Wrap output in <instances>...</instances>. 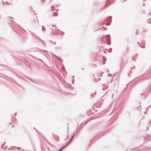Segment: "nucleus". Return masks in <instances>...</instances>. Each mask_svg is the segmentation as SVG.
Returning <instances> with one entry per match:
<instances>
[{
  "label": "nucleus",
  "mask_w": 151,
  "mask_h": 151,
  "mask_svg": "<svg viewBox=\"0 0 151 151\" xmlns=\"http://www.w3.org/2000/svg\"><path fill=\"white\" fill-rule=\"evenodd\" d=\"M112 17H110L106 19L104 22H103L102 24H106V26L110 25L111 22Z\"/></svg>",
  "instance_id": "f257e3e1"
},
{
  "label": "nucleus",
  "mask_w": 151,
  "mask_h": 151,
  "mask_svg": "<svg viewBox=\"0 0 151 151\" xmlns=\"http://www.w3.org/2000/svg\"><path fill=\"white\" fill-rule=\"evenodd\" d=\"M151 139V137L150 136L147 135L146 136L144 137V142H147L150 140Z\"/></svg>",
  "instance_id": "f03ea898"
},
{
  "label": "nucleus",
  "mask_w": 151,
  "mask_h": 151,
  "mask_svg": "<svg viewBox=\"0 0 151 151\" xmlns=\"http://www.w3.org/2000/svg\"><path fill=\"white\" fill-rule=\"evenodd\" d=\"M151 89V87L150 86H149L148 88L147 89H145V90L144 91L146 93H147L150 91V89Z\"/></svg>",
  "instance_id": "7ed1b4c3"
},
{
  "label": "nucleus",
  "mask_w": 151,
  "mask_h": 151,
  "mask_svg": "<svg viewBox=\"0 0 151 151\" xmlns=\"http://www.w3.org/2000/svg\"><path fill=\"white\" fill-rule=\"evenodd\" d=\"M7 19H8V20H9V21L11 22H13V21L12 20L14 19L12 17H8Z\"/></svg>",
  "instance_id": "20e7f679"
},
{
  "label": "nucleus",
  "mask_w": 151,
  "mask_h": 151,
  "mask_svg": "<svg viewBox=\"0 0 151 151\" xmlns=\"http://www.w3.org/2000/svg\"><path fill=\"white\" fill-rule=\"evenodd\" d=\"M111 40L109 35H108L106 38V40L108 41H109Z\"/></svg>",
  "instance_id": "39448f33"
},
{
  "label": "nucleus",
  "mask_w": 151,
  "mask_h": 151,
  "mask_svg": "<svg viewBox=\"0 0 151 151\" xmlns=\"http://www.w3.org/2000/svg\"><path fill=\"white\" fill-rule=\"evenodd\" d=\"M74 136V134L73 135L72 137L70 139V140H69V141L68 142H72Z\"/></svg>",
  "instance_id": "423d86ee"
},
{
  "label": "nucleus",
  "mask_w": 151,
  "mask_h": 151,
  "mask_svg": "<svg viewBox=\"0 0 151 151\" xmlns=\"http://www.w3.org/2000/svg\"><path fill=\"white\" fill-rule=\"evenodd\" d=\"M45 29V27H44V26H42V31L44 30V29Z\"/></svg>",
  "instance_id": "0eeeda50"
},
{
  "label": "nucleus",
  "mask_w": 151,
  "mask_h": 151,
  "mask_svg": "<svg viewBox=\"0 0 151 151\" xmlns=\"http://www.w3.org/2000/svg\"><path fill=\"white\" fill-rule=\"evenodd\" d=\"M137 44H138L141 47H143V48H144V47H142V46H141L140 45H139V42H138L137 43Z\"/></svg>",
  "instance_id": "6e6552de"
},
{
  "label": "nucleus",
  "mask_w": 151,
  "mask_h": 151,
  "mask_svg": "<svg viewBox=\"0 0 151 151\" xmlns=\"http://www.w3.org/2000/svg\"><path fill=\"white\" fill-rule=\"evenodd\" d=\"M108 76H112V75L110 73H109V74H108Z\"/></svg>",
  "instance_id": "1a4fd4ad"
},
{
  "label": "nucleus",
  "mask_w": 151,
  "mask_h": 151,
  "mask_svg": "<svg viewBox=\"0 0 151 151\" xmlns=\"http://www.w3.org/2000/svg\"><path fill=\"white\" fill-rule=\"evenodd\" d=\"M68 138L67 137V138H65V140L66 141H68Z\"/></svg>",
  "instance_id": "9d476101"
},
{
  "label": "nucleus",
  "mask_w": 151,
  "mask_h": 151,
  "mask_svg": "<svg viewBox=\"0 0 151 151\" xmlns=\"http://www.w3.org/2000/svg\"><path fill=\"white\" fill-rule=\"evenodd\" d=\"M68 138L67 137V138H65V140L66 141H68Z\"/></svg>",
  "instance_id": "9b49d317"
},
{
  "label": "nucleus",
  "mask_w": 151,
  "mask_h": 151,
  "mask_svg": "<svg viewBox=\"0 0 151 151\" xmlns=\"http://www.w3.org/2000/svg\"><path fill=\"white\" fill-rule=\"evenodd\" d=\"M103 28L105 29H107V28L106 27H104V26H103L102 27Z\"/></svg>",
  "instance_id": "f8f14e48"
},
{
  "label": "nucleus",
  "mask_w": 151,
  "mask_h": 151,
  "mask_svg": "<svg viewBox=\"0 0 151 151\" xmlns=\"http://www.w3.org/2000/svg\"><path fill=\"white\" fill-rule=\"evenodd\" d=\"M111 42H109L108 43H107V44H108L109 45H110L111 44Z\"/></svg>",
  "instance_id": "ddd939ff"
},
{
  "label": "nucleus",
  "mask_w": 151,
  "mask_h": 151,
  "mask_svg": "<svg viewBox=\"0 0 151 151\" xmlns=\"http://www.w3.org/2000/svg\"><path fill=\"white\" fill-rule=\"evenodd\" d=\"M53 15H54V16H56V17H57L58 15V14H57L56 15H55V14H53Z\"/></svg>",
  "instance_id": "4468645a"
},
{
  "label": "nucleus",
  "mask_w": 151,
  "mask_h": 151,
  "mask_svg": "<svg viewBox=\"0 0 151 151\" xmlns=\"http://www.w3.org/2000/svg\"><path fill=\"white\" fill-rule=\"evenodd\" d=\"M17 114V112H16V113H15L14 114V115H15V116H16V115Z\"/></svg>",
  "instance_id": "2eb2a0df"
},
{
  "label": "nucleus",
  "mask_w": 151,
  "mask_h": 151,
  "mask_svg": "<svg viewBox=\"0 0 151 151\" xmlns=\"http://www.w3.org/2000/svg\"><path fill=\"white\" fill-rule=\"evenodd\" d=\"M75 81V80H74V79H72V82H73V81Z\"/></svg>",
  "instance_id": "dca6fc26"
},
{
  "label": "nucleus",
  "mask_w": 151,
  "mask_h": 151,
  "mask_svg": "<svg viewBox=\"0 0 151 151\" xmlns=\"http://www.w3.org/2000/svg\"><path fill=\"white\" fill-rule=\"evenodd\" d=\"M54 7V6H52L51 7V8L52 9V8H53Z\"/></svg>",
  "instance_id": "f3484780"
},
{
  "label": "nucleus",
  "mask_w": 151,
  "mask_h": 151,
  "mask_svg": "<svg viewBox=\"0 0 151 151\" xmlns=\"http://www.w3.org/2000/svg\"><path fill=\"white\" fill-rule=\"evenodd\" d=\"M61 32H62L63 34H64V33L63 32H62V31H61Z\"/></svg>",
  "instance_id": "a211bd4d"
},
{
  "label": "nucleus",
  "mask_w": 151,
  "mask_h": 151,
  "mask_svg": "<svg viewBox=\"0 0 151 151\" xmlns=\"http://www.w3.org/2000/svg\"><path fill=\"white\" fill-rule=\"evenodd\" d=\"M56 29V27H55V28H54V29H53V28H52V29Z\"/></svg>",
  "instance_id": "6ab92c4d"
},
{
  "label": "nucleus",
  "mask_w": 151,
  "mask_h": 151,
  "mask_svg": "<svg viewBox=\"0 0 151 151\" xmlns=\"http://www.w3.org/2000/svg\"><path fill=\"white\" fill-rule=\"evenodd\" d=\"M131 70H133L132 68V67H131Z\"/></svg>",
  "instance_id": "aec40b11"
},
{
  "label": "nucleus",
  "mask_w": 151,
  "mask_h": 151,
  "mask_svg": "<svg viewBox=\"0 0 151 151\" xmlns=\"http://www.w3.org/2000/svg\"><path fill=\"white\" fill-rule=\"evenodd\" d=\"M123 63V61H122V63H121V65H122V64Z\"/></svg>",
  "instance_id": "412c9836"
},
{
  "label": "nucleus",
  "mask_w": 151,
  "mask_h": 151,
  "mask_svg": "<svg viewBox=\"0 0 151 151\" xmlns=\"http://www.w3.org/2000/svg\"><path fill=\"white\" fill-rule=\"evenodd\" d=\"M45 144V146H46V147H47V145H46V144Z\"/></svg>",
  "instance_id": "4be33fe9"
},
{
  "label": "nucleus",
  "mask_w": 151,
  "mask_h": 151,
  "mask_svg": "<svg viewBox=\"0 0 151 151\" xmlns=\"http://www.w3.org/2000/svg\"><path fill=\"white\" fill-rule=\"evenodd\" d=\"M150 107H151V106H148V107H149V108H150Z\"/></svg>",
  "instance_id": "5701e85b"
},
{
  "label": "nucleus",
  "mask_w": 151,
  "mask_h": 151,
  "mask_svg": "<svg viewBox=\"0 0 151 151\" xmlns=\"http://www.w3.org/2000/svg\"><path fill=\"white\" fill-rule=\"evenodd\" d=\"M36 18H37V22H38V20H37V17H36Z\"/></svg>",
  "instance_id": "b1692460"
},
{
  "label": "nucleus",
  "mask_w": 151,
  "mask_h": 151,
  "mask_svg": "<svg viewBox=\"0 0 151 151\" xmlns=\"http://www.w3.org/2000/svg\"><path fill=\"white\" fill-rule=\"evenodd\" d=\"M110 50H111V51H112V48H110Z\"/></svg>",
  "instance_id": "393cba45"
},
{
  "label": "nucleus",
  "mask_w": 151,
  "mask_h": 151,
  "mask_svg": "<svg viewBox=\"0 0 151 151\" xmlns=\"http://www.w3.org/2000/svg\"><path fill=\"white\" fill-rule=\"evenodd\" d=\"M51 144L53 146H55V145H54L52 144Z\"/></svg>",
  "instance_id": "a878e982"
},
{
  "label": "nucleus",
  "mask_w": 151,
  "mask_h": 151,
  "mask_svg": "<svg viewBox=\"0 0 151 151\" xmlns=\"http://www.w3.org/2000/svg\"><path fill=\"white\" fill-rule=\"evenodd\" d=\"M113 94L112 95V96H111V98H113Z\"/></svg>",
  "instance_id": "bb28decb"
},
{
  "label": "nucleus",
  "mask_w": 151,
  "mask_h": 151,
  "mask_svg": "<svg viewBox=\"0 0 151 151\" xmlns=\"http://www.w3.org/2000/svg\"><path fill=\"white\" fill-rule=\"evenodd\" d=\"M55 25H53V26H52V27H55Z\"/></svg>",
  "instance_id": "cd10ccee"
},
{
  "label": "nucleus",
  "mask_w": 151,
  "mask_h": 151,
  "mask_svg": "<svg viewBox=\"0 0 151 151\" xmlns=\"http://www.w3.org/2000/svg\"><path fill=\"white\" fill-rule=\"evenodd\" d=\"M83 70V68H82V70Z\"/></svg>",
  "instance_id": "c85d7f7f"
},
{
  "label": "nucleus",
  "mask_w": 151,
  "mask_h": 151,
  "mask_svg": "<svg viewBox=\"0 0 151 151\" xmlns=\"http://www.w3.org/2000/svg\"><path fill=\"white\" fill-rule=\"evenodd\" d=\"M105 64V63H104V64H103V65H104Z\"/></svg>",
  "instance_id": "c756f323"
},
{
  "label": "nucleus",
  "mask_w": 151,
  "mask_h": 151,
  "mask_svg": "<svg viewBox=\"0 0 151 151\" xmlns=\"http://www.w3.org/2000/svg\"><path fill=\"white\" fill-rule=\"evenodd\" d=\"M74 76H73V78H74Z\"/></svg>",
  "instance_id": "7c9ffc66"
},
{
  "label": "nucleus",
  "mask_w": 151,
  "mask_h": 151,
  "mask_svg": "<svg viewBox=\"0 0 151 151\" xmlns=\"http://www.w3.org/2000/svg\"><path fill=\"white\" fill-rule=\"evenodd\" d=\"M109 93H111V91H109Z\"/></svg>",
  "instance_id": "2f4dec72"
},
{
  "label": "nucleus",
  "mask_w": 151,
  "mask_h": 151,
  "mask_svg": "<svg viewBox=\"0 0 151 151\" xmlns=\"http://www.w3.org/2000/svg\"><path fill=\"white\" fill-rule=\"evenodd\" d=\"M56 44V42H55V43H54V44Z\"/></svg>",
  "instance_id": "473e14b6"
},
{
  "label": "nucleus",
  "mask_w": 151,
  "mask_h": 151,
  "mask_svg": "<svg viewBox=\"0 0 151 151\" xmlns=\"http://www.w3.org/2000/svg\"><path fill=\"white\" fill-rule=\"evenodd\" d=\"M103 62H104V60H103Z\"/></svg>",
  "instance_id": "72a5a7b5"
},
{
  "label": "nucleus",
  "mask_w": 151,
  "mask_h": 151,
  "mask_svg": "<svg viewBox=\"0 0 151 151\" xmlns=\"http://www.w3.org/2000/svg\"><path fill=\"white\" fill-rule=\"evenodd\" d=\"M3 145H2V147H3Z\"/></svg>",
  "instance_id": "f704fd0d"
},
{
  "label": "nucleus",
  "mask_w": 151,
  "mask_h": 151,
  "mask_svg": "<svg viewBox=\"0 0 151 151\" xmlns=\"http://www.w3.org/2000/svg\"><path fill=\"white\" fill-rule=\"evenodd\" d=\"M47 148L49 149V147H47Z\"/></svg>",
  "instance_id": "c9c22d12"
}]
</instances>
